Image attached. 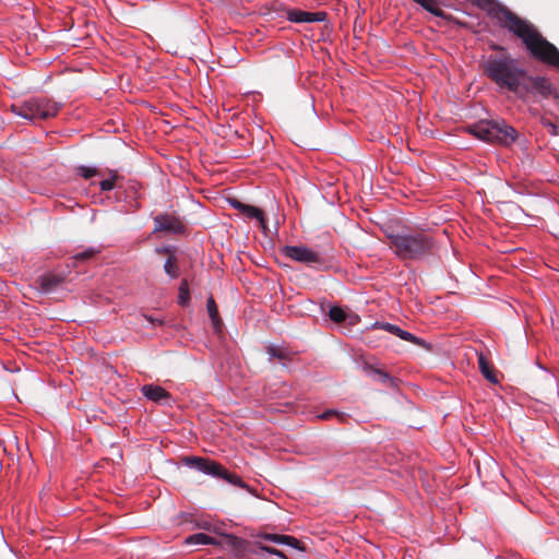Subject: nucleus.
I'll return each instance as SVG.
<instances>
[{
  "mask_svg": "<svg viewBox=\"0 0 559 559\" xmlns=\"http://www.w3.org/2000/svg\"><path fill=\"white\" fill-rule=\"evenodd\" d=\"M473 3L486 11L500 27L520 38L533 59L559 70V49L534 24L496 0H473Z\"/></svg>",
  "mask_w": 559,
  "mask_h": 559,
  "instance_id": "f257e3e1",
  "label": "nucleus"
},
{
  "mask_svg": "<svg viewBox=\"0 0 559 559\" xmlns=\"http://www.w3.org/2000/svg\"><path fill=\"white\" fill-rule=\"evenodd\" d=\"M481 69L484 74L500 88L508 90L521 97L528 94L526 71L511 55L489 56L481 63Z\"/></svg>",
  "mask_w": 559,
  "mask_h": 559,
  "instance_id": "f03ea898",
  "label": "nucleus"
},
{
  "mask_svg": "<svg viewBox=\"0 0 559 559\" xmlns=\"http://www.w3.org/2000/svg\"><path fill=\"white\" fill-rule=\"evenodd\" d=\"M390 248L403 261H416L433 254L437 241L433 236L420 229H402L388 234Z\"/></svg>",
  "mask_w": 559,
  "mask_h": 559,
  "instance_id": "7ed1b4c3",
  "label": "nucleus"
},
{
  "mask_svg": "<svg viewBox=\"0 0 559 559\" xmlns=\"http://www.w3.org/2000/svg\"><path fill=\"white\" fill-rule=\"evenodd\" d=\"M475 138L493 144L510 145L518 139V131L504 120H480L467 127Z\"/></svg>",
  "mask_w": 559,
  "mask_h": 559,
  "instance_id": "20e7f679",
  "label": "nucleus"
},
{
  "mask_svg": "<svg viewBox=\"0 0 559 559\" xmlns=\"http://www.w3.org/2000/svg\"><path fill=\"white\" fill-rule=\"evenodd\" d=\"M60 106L47 98L28 99L21 105H13L12 111L17 116L34 121L36 119H48L57 116Z\"/></svg>",
  "mask_w": 559,
  "mask_h": 559,
  "instance_id": "39448f33",
  "label": "nucleus"
},
{
  "mask_svg": "<svg viewBox=\"0 0 559 559\" xmlns=\"http://www.w3.org/2000/svg\"><path fill=\"white\" fill-rule=\"evenodd\" d=\"M185 461L188 466L199 472L225 479L229 484L241 488L246 487V484L238 475L228 472L222 464L215 461L199 456H188Z\"/></svg>",
  "mask_w": 559,
  "mask_h": 559,
  "instance_id": "423d86ee",
  "label": "nucleus"
},
{
  "mask_svg": "<svg viewBox=\"0 0 559 559\" xmlns=\"http://www.w3.org/2000/svg\"><path fill=\"white\" fill-rule=\"evenodd\" d=\"M281 252L286 258L304 263L316 270H321L325 266V259L323 255L306 246H284L281 249Z\"/></svg>",
  "mask_w": 559,
  "mask_h": 559,
  "instance_id": "0eeeda50",
  "label": "nucleus"
},
{
  "mask_svg": "<svg viewBox=\"0 0 559 559\" xmlns=\"http://www.w3.org/2000/svg\"><path fill=\"white\" fill-rule=\"evenodd\" d=\"M526 83L530 86L528 93L534 91L544 98H552L559 102V94L549 79L545 76H530L526 74Z\"/></svg>",
  "mask_w": 559,
  "mask_h": 559,
  "instance_id": "6e6552de",
  "label": "nucleus"
},
{
  "mask_svg": "<svg viewBox=\"0 0 559 559\" xmlns=\"http://www.w3.org/2000/svg\"><path fill=\"white\" fill-rule=\"evenodd\" d=\"M371 330H384L389 333H392L396 336H399L401 340L412 342L416 345H419L424 347L427 350H431V344L427 343L426 341L415 336L414 334L402 330L400 326L391 324V323H383V322H376L371 325Z\"/></svg>",
  "mask_w": 559,
  "mask_h": 559,
  "instance_id": "1a4fd4ad",
  "label": "nucleus"
},
{
  "mask_svg": "<svg viewBox=\"0 0 559 559\" xmlns=\"http://www.w3.org/2000/svg\"><path fill=\"white\" fill-rule=\"evenodd\" d=\"M154 231H165L169 234H182L185 225L182 222L173 215L160 214L154 217Z\"/></svg>",
  "mask_w": 559,
  "mask_h": 559,
  "instance_id": "9d476101",
  "label": "nucleus"
},
{
  "mask_svg": "<svg viewBox=\"0 0 559 559\" xmlns=\"http://www.w3.org/2000/svg\"><path fill=\"white\" fill-rule=\"evenodd\" d=\"M286 17L289 22L293 23H313L325 21L328 14L324 11L306 12L299 9H289L286 12Z\"/></svg>",
  "mask_w": 559,
  "mask_h": 559,
  "instance_id": "9b49d317",
  "label": "nucleus"
},
{
  "mask_svg": "<svg viewBox=\"0 0 559 559\" xmlns=\"http://www.w3.org/2000/svg\"><path fill=\"white\" fill-rule=\"evenodd\" d=\"M66 282V276L60 273L48 272L37 277L35 284L45 294L55 292Z\"/></svg>",
  "mask_w": 559,
  "mask_h": 559,
  "instance_id": "f8f14e48",
  "label": "nucleus"
},
{
  "mask_svg": "<svg viewBox=\"0 0 559 559\" xmlns=\"http://www.w3.org/2000/svg\"><path fill=\"white\" fill-rule=\"evenodd\" d=\"M258 537L272 542L278 545H287L298 550H304V546L301 542L290 535H281V534H272V533H260Z\"/></svg>",
  "mask_w": 559,
  "mask_h": 559,
  "instance_id": "ddd939ff",
  "label": "nucleus"
},
{
  "mask_svg": "<svg viewBox=\"0 0 559 559\" xmlns=\"http://www.w3.org/2000/svg\"><path fill=\"white\" fill-rule=\"evenodd\" d=\"M142 393L148 400L157 403L168 402L170 399L169 393L164 388L154 384L144 385Z\"/></svg>",
  "mask_w": 559,
  "mask_h": 559,
  "instance_id": "4468645a",
  "label": "nucleus"
},
{
  "mask_svg": "<svg viewBox=\"0 0 559 559\" xmlns=\"http://www.w3.org/2000/svg\"><path fill=\"white\" fill-rule=\"evenodd\" d=\"M478 367L481 374L490 383L497 384L499 382L492 364L483 354H478Z\"/></svg>",
  "mask_w": 559,
  "mask_h": 559,
  "instance_id": "2eb2a0df",
  "label": "nucleus"
},
{
  "mask_svg": "<svg viewBox=\"0 0 559 559\" xmlns=\"http://www.w3.org/2000/svg\"><path fill=\"white\" fill-rule=\"evenodd\" d=\"M185 545L191 546V545H221L219 542H217L215 538L204 534V533H197L193 535H190L185 538Z\"/></svg>",
  "mask_w": 559,
  "mask_h": 559,
  "instance_id": "dca6fc26",
  "label": "nucleus"
},
{
  "mask_svg": "<svg viewBox=\"0 0 559 559\" xmlns=\"http://www.w3.org/2000/svg\"><path fill=\"white\" fill-rule=\"evenodd\" d=\"M242 214H245L249 218H255L258 221V223H259V227L262 230H266V228H267L266 227V221H265L264 213H263L262 210H260L257 206L248 204L247 207H243Z\"/></svg>",
  "mask_w": 559,
  "mask_h": 559,
  "instance_id": "f3484780",
  "label": "nucleus"
},
{
  "mask_svg": "<svg viewBox=\"0 0 559 559\" xmlns=\"http://www.w3.org/2000/svg\"><path fill=\"white\" fill-rule=\"evenodd\" d=\"M164 271L171 278H177L179 276L178 260L174 253L168 255L164 264Z\"/></svg>",
  "mask_w": 559,
  "mask_h": 559,
  "instance_id": "a211bd4d",
  "label": "nucleus"
},
{
  "mask_svg": "<svg viewBox=\"0 0 559 559\" xmlns=\"http://www.w3.org/2000/svg\"><path fill=\"white\" fill-rule=\"evenodd\" d=\"M206 307H207V312H209V316L212 320V323L214 325V328L217 330L219 329L222 322H221V319H219V314H218V309H217V306H216V302L214 300V298L211 296L207 301H206Z\"/></svg>",
  "mask_w": 559,
  "mask_h": 559,
  "instance_id": "6ab92c4d",
  "label": "nucleus"
},
{
  "mask_svg": "<svg viewBox=\"0 0 559 559\" xmlns=\"http://www.w3.org/2000/svg\"><path fill=\"white\" fill-rule=\"evenodd\" d=\"M413 1L418 3L425 10H427L428 12H430L431 14H433L436 16H439V17H443L444 16L443 10H441L439 8V5H438L436 0H413Z\"/></svg>",
  "mask_w": 559,
  "mask_h": 559,
  "instance_id": "aec40b11",
  "label": "nucleus"
},
{
  "mask_svg": "<svg viewBox=\"0 0 559 559\" xmlns=\"http://www.w3.org/2000/svg\"><path fill=\"white\" fill-rule=\"evenodd\" d=\"M329 318L335 323H342L346 320L347 314L343 308L334 306L329 311Z\"/></svg>",
  "mask_w": 559,
  "mask_h": 559,
  "instance_id": "412c9836",
  "label": "nucleus"
},
{
  "mask_svg": "<svg viewBox=\"0 0 559 559\" xmlns=\"http://www.w3.org/2000/svg\"><path fill=\"white\" fill-rule=\"evenodd\" d=\"M364 370L370 376H378L379 380L383 383L390 380V377L386 372L382 371L381 369L374 368L368 362L364 364Z\"/></svg>",
  "mask_w": 559,
  "mask_h": 559,
  "instance_id": "4be33fe9",
  "label": "nucleus"
},
{
  "mask_svg": "<svg viewBox=\"0 0 559 559\" xmlns=\"http://www.w3.org/2000/svg\"><path fill=\"white\" fill-rule=\"evenodd\" d=\"M189 300H190V293H189L188 281L183 280L179 287L178 302L181 306H187Z\"/></svg>",
  "mask_w": 559,
  "mask_h": 559,
  "instance_id": "5701e85b",
  "label": "nucleus"
},
{
  "mask_svg": "<svg viewBox=\"0 0 559 559\" xmlns=\"http://www.w3.org/2000/svg\"><path fill=\"white\" fill-rule=\"evenodd\" d=\"M336 417L340 421H345L347 419V415L344 413H338L334 409H328L317 416L320 420H330L332 418Z\"/></svg>",
  "mask_w": 559,
  "mask_h": 559,
  "instance_id": "b1692460",
  "label": "nucleus"
},
{
  "mask_svg": "<svg viewBox=\"0 0 559 559\" xmlns=\"http://www.w3.org/2000/svg\"><path fill=\"white\" fill-rule=\"evenodd\" d=\"M119 178L116 171H111V176L109 179L102 180L99 182V188L102 191H110L116 187V180Z\"/></svg>",
  "mask_w": 559,
  "mask_h": 559,
  "instance_id": "393cba45",
  "label": "nucleus"
},
{
  "mask_svg": "<svg viewBox=\"0 0 559 559\" xmlns=\"http://www.w3.org/2000/svg\"><path fill=\"white\" fill-rule=\"evenodd\" d=\"M267 354L271 356V358H277L280 360L289 359V354L286 350L278 347H267Z\"/></svg>",
  "mask_w": 559,
  "mask_h": 559,
  "instance_id": "a878e982",
  "label": "nucleus"
},
{
  "mask_svg": "<svg viewBox=\"0 0 559 559\" xmlns=\"http://www.w3.org/2000/svg\"><path fill=\"white\" fill-rule=\"evenodd\" d=\"M226 539V545L234 549H241L243 546V540L235 535H224Z\"/></svg>",
  "mask_w": 559,
  "mask_h": 559,
  "instance_id": "bb28decb",
  "label": "nucleus"
},
{
  "mask_svg": "<svg viewBox=\"0 0 559 559\" xmlns=\"http://www.w3.org/2000/svg\"><path fill=\"white\" fill-rule=\"evenodd\" d=\"M257 546L262 551H265V552L271 554V555H275V556L280 557L281 559H288L283 551L278 550L276 548H273V547H270V546H265V545H262L260 543H257Z\"/></svg>",
  "mask_w": 559,
  "mask_h": 559,
  "instance_id": "cd10ccee",
  "label": "nucleus"
},
{
  "mask_svg": "<svg viewBox=\"0 0 559 559\" xmlns=\"http://www.w3.org/2000/svg\"><path fill=\"white\" fill-rule=\"evenodd\" d=\"M98 251L95 250L94 248H88L82 252H79L74 255V259L78 260V261H85V260H90L92 259L93 257H95V254L97 253Z\"/></svg>",
  "mask_w": 559,
  "mask_h": 559,
  "instance_id": "c85d7f7f",
  "label": "nucleus"
},
{
  "mask_svg": "<svg viewBox=\"0 0 559 559\" xmlns=\"http://www.w3.org/2000/svg\"><path fill=\"white\" fill-rule=\"evenodd\" d=\"M540 123L549 131V133L551 135H557L558 134L557 126L551 120H549L548 118L542 117L540 118Z\"/></svg>",
  "mask_w": 559,
  "mask_h": 559,
  "instance_id": "c756f323",
  "label": "nucleus"
},
{
  "mask_svg": "<svg viewBox=\"0 0 559 559\" xmlns=\"http://www.w3.org/2000/svg\"><path fill=\"white\" fill-rule=\"evenodd\" d=\"M80 174L82 177H84L85 179H90L92 178L93 176L97 175V169L95 168H90V167H80Z\"/></svg>",
  "mask_w": 559,
  "mask_h": 559,
  "instance_id": "7c9ffc66",
  "label": "nucleus"
},
{
  "mask_svg": "<svg viewBox=\"0 0 559 559\" xmlns=\"http://www.w3.org/2000/svg\"><path fill=\"white\" fill-rule=\"evenodd\" d=\"M231 204H233V206H234L235 209L239 210L241 213L243 212V207H247V206H248V204H243V203H241L240 201H236V200H235V201H233V203H231Z\"/></svg>",
  "mask_w": 559,
  "mask_h": 559,
  "instance_id": "2f4dec72",
  "label": "nucleus"
},
{
  "mask_svg": "<svg viewBox=\"0 0 559 559\" xmlns=\"http://www.w3.org/2000/svg\"><path fill=\"white\" fill-rule=\"evenodd\" d=\"M198 528L210 530L211 524L207 521L197 523Z\"/></svg>",
  "mask_w": 559,
  "mask_h": 559,
  "instance_id": "473e14b6",
  "label": "nucleus"
},
{
  "mask_svg": "<svg viewBox=\"0 0 559 559\" xmlns=\"http://www.w3.org/2000/svg\"><path fill=\"white\" fill-rule=\"evenodd\" d=\"M145 319L151 322L152 324H159L162 325L163 324V321L159 320V319H154L152 318L151 316H145Z\"/></svg>",
  "mask_w": 559,
  "mask_h": 559,
  "instance_id": "72a5a7b5",
  "label": "nucleus"
},
{
  "mask_svg": "<svg viewBox=\"0 0 559 559\" xmlns=\"http://www.w3.org/2000/svg\"><path fill=\"white\" fill-rule=\"evenodd\" d=\"M8 390V384L5 381H1L0 380V391H5Z\"/></svg>",
  "mask_w": 559,
  "mask_h": 559,
  "instance_id": "f704fd0d",
  "label": "nucleus"
},
{
  "mask_svg": "<svg viewBox=\"0 0 559 559\" xmlns=\"http://www.w3.org/2000/svg\"><path fill=\"white\" fill-rule=\"evenodd\" d=\"M492 48H493L495 50H498V51H504V50H506V49H504V47L499 46V45H493V46H492Z\"/></svg>",
  "mask_w": 559,
  "mask_h": 559,
  "instance_id": "c9c22d12",
  "label": "nucleus"
},
{
  "mask_svg": "<svg viewBox=\"0 0 559 559\" xmlns=\"http://www.w3.org/2000/svg\"><path fill=\"white\" fill-rule=\"evenodd\" d=\"M158 252H165V253H168V252H169V249H168V248L158 249Z\"/></svg>",
  "mask_w": 559,
  "mask_h": 559,
  "instance_id": "e433bc0d",
  "label": "nucleus"
}]
</instances>
